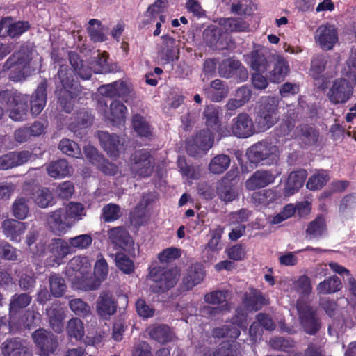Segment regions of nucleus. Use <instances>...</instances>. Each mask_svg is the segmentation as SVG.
I'll use <instances>...</instances> for the list:
<instances>
[{
	"mask_svg": "<svg viewBox=\"0 0 356 356\" xmlns=\"http://www.w3.org/2000/svg\"><path fill=\"white\" fill-rule=\"evenodd\" d=\"M59 79L56 83L55 94L58 97V103L63 111L70 113L73 110L74 99L81 92V86L74 81L72 70L67 65H60L57 74L54 76Z\"/></svg>",
	"mask_w": 356,
	"mask_h": 356,
	"instance_id": "f257e3e1",
	"label": "nucleus"
},
{
	"mask_svg": "<svg viewBox=\"0 0 356 356\" xmlns=\"http://www.w3.org/2000/svg\"><path fill=\"white\" fill-rule=\"evenodd\" d=\"M149 277L153 282L149 290L159 295L168 292L177 284L180 277V271L177 267L156 266L149 270Z\"/></svg>",
	"mask_w": 356,
	"mask_h": 356,
	"instance_id": "f03ea898",
	"label": "nucleus"
},
{
	"mask_svg": "<svg viewBox=\"0 0 356 356\" xmlns=\"http://www.w3.org/2000/svg\"><path fill=\"white\" fill-rule=\"evenodd\" d=\"M246 155L251 163L261 165L277 164L280 159L278 147L267 140L259 141L251 145Z\"/></svg>",
	"mask_w": 356,
	"mask_h": 356,
	"instance_id": "7ed1b4c3",
	"label": "nucleus"
},
{
	"mask_svg": "<svg viewBox=\"0 0 356 356\" xmlns=\"http://www.w3.org/2000/svg\"><path fill=\"white\" fill-rule=\"evenodd\" d=\"M154 165V158L151 152L147 149L135 150L129 159L128 166L130 173L136 179L152 176Z\"/></svg>",
	"mask_w": 356,
	"mask_h": 356,
	"instance_id": "20e7f679",
	"label": "nucleus"
},
{
	"mask_svg": "<svg viewBox=\"0 0 356 356\" xmlns=\"http://www.w3.org/2000/svg\"><path fill=\"white\" fill-rule=\"evenodd\" d=\"M278 100L270 96L261 98L257 106L256 123L262 131L273 127L279 120Z\"/></svg>",
	"mask_w": 356,
	"mask_h": 356,
	"instance_id": "39448f33",
	"label": "nucleus"
},
{
	"mask_svg": "<svg viewBox=\"0 0 356 356\" xmlns=\"http://www.w3.org/2000/svg\"><path fill=\"white\" fill-rule=\"evenodd\" d=\"M297 311L300 325L307 334L314 336L322 327V321L318 312L307 302H298Z\"/></svg>",
	"mask_w": 356,
	"mask_h": 356,
	"instance_id": "423d86ee",
	"label": "nucleus"
},
{
	"mask_svg": "<svg viewBox=\"0 0 356 356\" xmlns=\"http://www.w3.org/2000/svg\"><path fill=\"white\" fill-rule=\"evenodd\" d=\"M355 86V83L346 78L336 79L329 89V100L334 104L346 103L353 95Z\"/></svg>",
	"mask_w": 356,
	"mask_h": 356,
	"instance_id": "0eeeda50",
	"label": "nucleus"
},
{
	"mask_svg": "<svg viewBox=\"0 0 356 356\" xmlns=\"http://www.w3.org/2000/svg\"><path fill=\"white\" fill-rule=\"evenodd\" d=\"M32 339L40 355L49 356L55 352L58 346L56 336L42 328L33 332Z\"/></svg>",
	"mask_w": 356,
	"mask_h": 356,
	"instance_id": "6e6552de",
	"label": "nucleus"
},
{
	"mask_svg": "<svg viewBox=\"0 0 356 356\" xmlns=\"http://www.w3.org/2000/svg\"><path fill=\"white\" fill-rule=\"evenodd\" d=\"M99 92L107 97L121 98L126 103H128L134 97L131 85L122 80L102 86L99 88Z\"/></svg>",
	"mask_w": 356,
	"mask_h": 356,
	"instance_id": "1a4fd4ad",
	"label": "nucleus"
},
{
	"mask_svg": "<svg viewBox=\"0 0 356 356\" xmlns=\"http://www.w3.org/2000/svg\"><path fill=\"white\" fill-rule=\"evenodd\" d=\"M11 100L15 104V108L10 111V118L15 121L24 120L28 112L27 102L22 101L20 96L13 95L8 90L0 92V102L2 104H8Z\"/></svg>",
	"mask_w": 356,
	"mask_h": 356,
	"instance_id": "9d476101",
	"label": "nucleus"
},
{
	"mask_svg": "<svg viewBox=\"0 0 356 356\" xmlns=\"http://www.w3.org/2000/svg\"><path fill=\"white\" fill-rule=\"evenodd\" d=\"M314 38L323 50H331L339 40L337 29L329 23L321 24L318 27Z\"/></svg>",
	"mask_w": 356,
	"mask_h": 356,
	"instance_id": "9b49d317",
	"label": "nucleus"
},
{
	"mask_svg": "<svg viewBox=\"0 0 356 356\" xmlns=\"http://www.w3.org/2000/svg\"><path fill=\"white\" fill-rule=\"evenodd\" d=\"M231 131L238 138H248L255 133L253 120L249 114L240 113L232 119Z\"/></svg>",
	"mask_w": 356,
	"mask_h": 356,
	"instance_id": "f8f14e48",
	"label": "nucleus"
},
{
	"mask_svg": "<svg viewBox=\"0 0 356 356\" xmlns=\"http://www.w3.org/2000/svg\"><path fill=\"white\" fill-rule=\"evenodd\" d=\"M270 63L273 64V69H268L269 80L273 83H281L290 72V66L286 59L282 55L271 56Z\"/></svg>",
	"mask_w": 356,
	"mask_h": 356,
	"instance_id": "ddd939ff",
	"label": "nucleus"
},
{
	"mask_svg": "<svg viewBox=\"0 0 356 356\" xmlns=\"http://www.w3.org/2000/svg\"><path fill=\"white\" fill-rule=\"evenodd\" d=\"M266 50L260 45L254 46L250 54L247 56L250 67L255 72H266L270 67L271 56H267Z\"/></svg>",
	"mask_w": 356,
	"mask_h": 356,
	"instance_id": "4468645a",
	"label": "nucleus"
},
{
	"mask_svg": "<svg viewBox=\"0 0 356 356\" xmlns=\"http://www.w3.org/2000/svg\"><path fill=\"white\" fill-rule=\"evenodd\" d=\"M276 175L272 170H256L245 182V188L250 191L264 188L273 183Z\"/></svg>",
	"mask_w": 356,
	"mask_h": 356,
	"instance_id": "2eb2a0df",
	"label": "nucleus"
},
{
	"mask_svg": "<svg viewBox=\"0 0 356 356\" xmlns=\"http://www.w3.org/2000/svg\"><path fill=\"white\" fill-rule=\"evenodd\" d=\"M97 312L98 314L106 319L113 315L118 308V303L110 291H104L100 293L97 301Z\"/></svg>",
	"mask_w": 356,
	"mask_h": 356,
	"instance_id": "dca6fc26",
	"label": "nucleus"
},
{
	"mask_svg": "<svg viewBox=\"0 0 356 356\" xmlns=\"http://www.w3.org/2000/svg\"><path fill=\"white\" fill-rule=\"evenodd\" d=\"M27 64V59L24 54L22 51L13 53L4 63L3 69L7 71L14 69V71H17L16 75H10V79L14 81H19L24 76L23 72L24 68Z\"/></svg>",
	"mask_w": 356,
	"mask_h": 356,
	"instance_id": "f3484780",
	"label": "nucleus"
},
{
	"mask_svg": "<svg viewBox=\"0 0 356 356\" xmlns=\"http://www.w3.org/2000/svg\"><path fill=\"white\" fill-rule=\"evenodd\" d=\"M47 80L43 79L33 93L30 102L32 115L36 116L44 109L47 99Z\"/></svg>",
	"mask_w": 356,
	"mask_h": 356,
	"instance_id": "a211bd4d",
	"label": "nucleus"
},
{
	"mask_svg": "<svg viewBox=\"0 0 356 356\" xmlns=\"http://www.w3.org/2000/svg\"><path fill=\"white\" fill-rule=\"evenodd\" d=\"M218 74L224 78H232L239 74L243 76L242 81L248 78L247 70L242 66L238 60L232 59L224 60L218 67Z\"/></svg>",
	"mask_w": 356,
	"mask_h": 356,
	"instance_id": "6ab92c4d",
	"label": "nucleus"
},
{
	"mask_svg": "<svg viewBox=\"0 0 356 356\" xmlns=\"http://www.w3.org/2000/svg\"><path fill=\"white\" fill-rule=\"evenodd\" d=\"M243 303L248 310L258 311L268 305V301L260 290L250 287L243 294Z\"/></svg>",
	"mask_w": 356,
	"mask_h": 356,
	"instance_id": "aec40b11",
	"label": "nucleus"
},
{
	"mask_svg": "<svg viewBox=\"0 0 356 356\" xmlns=\"http://www.w3.org/2000/svg\"><path fill=\"white\" fill-rule=\"evenodd\" d=\"M127 113L126 106L120 101L114 100L110 104L109 111L106 112L105 118L113 126L119 127L124 124Z\"/></svg>",
	"mask_w": 356,
	"mask_h": 356,
	"instance_id": "412c9836",
	"label": "nucleus"
},
{
	"mask_svg": "<svg viewBox=\"0 0 356 356\" xmlns=\"http://www.w3.org/2000/svg\"><path fill=\"white\" fill-rule=\"evenodd\" d=\"M98 137L102 147L109 156H118L119 147L121 143L118 135L110 134L107 131H99Z\"/></svg>",
	"mask_w": 356,
	"mask_h": 356,
	"instance_id": "4be33fe9",
	"label": "nucleus"
},
{
	"mask_svg": "<svg viewBox=\"0 0 356 356\" xmlns=\"http://www.w3.org/2000/svg\"><path fill=\"white\" fill-rule=\"evenodd\" d=\"M327 232L325 218L323 214L318 215L309 222L305 230V238L309 240L320 239Z\"/></svg>",
	"mask_w": 356,
	"mask_h": 356,
	"instance_id": "5701e85b",
	"label": "nucleus"
},
{
	"mask_svg": "<svg viewBox=\"0 0 356 356\" xmlns=\"http://www.w3.org/2000/svg\"><path fill=\"white\" fill-rule=\"evenodd\" d=\"M63 211L61 209L51 212L47 218L51 231L58 236L65 234L70 228V222L65 217L63 218Z\"/></svg>",
	"mask_w": 356,
	"mask_h": 356,
	"instance_id": "b1692460",
	"label": "nucleus"
},
{
	"mask_svg": "<svg viewBox=\"0 0 356 356\" xmlns=\"http://www.w3.org/2000/svg\"><path fill=\"white\" fill-rule=\"evenodd\" d=\"M307 176L306 170L300 169L291 172L286 180L284 186V193L286 195H292L297 193L302 187Z\"/></svg>",
	"mask_w": 356,
	"mask_h": 356,
	"instance_id": "393cba45",
	"label": "nucleus"
},
{
	"mask_svg": "<svg viewBox=\"0 0 356 356\" xmlns=\"http://www.w3.org/2000/svg\"><path fill=\"white\" fill-rule=\"evenodd\" d=\"M4 234L12 241H19L22 234L27 229V223L14 219L5 220L2 222Z\"/></svg>",
	"mask_w": 356,
	"mask_h": 356,
	"instance_id": "a878e982",
	"label": "nucleus"
},
{
	"mask_svg": "<svg viewBox=\"0 0 356 356\" xmlns=\"http://www.w3.org/2000/svg\"><path fill=\"white\" fill-rule=\"evenodd\" d=\"M297 137L307 146H313L318 142L319 131L307 124H303L296 127Z\"/></svg>",
	"mask_w": 356,
	"mask_h": 356,
	"instance_id": "bb28decb",
	"label": "nucleus"
},
{
	"mask_svg": "<svg viewBox=\"0 0 356 356\" xmlns=\"http://www.w3.org/2000/svg\"><path fill=\"white\" fill-rule=\"evenodd\" d=\"M131 124L138 136L149 140H152L153 128L144 116L140 113L133 114Z\"/></svg>",
	"mask_w": 356,
	"mask_h": 356,
	"instance_id": "cd10ccee",
	"label": "nucleus"
},
{
	"mask_svg": "<svg viewBox=\"0 0 356 356\" xmlns=\"http://www.w3.org/2000/svg\"><path fill=\"white\" fill-rule=\"evenodd\" d=\"M216 193L220 200L227 203L238 197L237 189L228 178H223L217 185Z\"/></svg>",
	"mask_w": 356,
	"mask_h": 356,
	"instance_id": "c85d7f7f",
	"label": "nucleus"
},
{
	"mask_svg": "<svg viewBox=\"0 0 356 356\" xmlns=\"http://www.w3.org/2000/svg\"><path fill=\"white\" fill-rule=\"evenodd\" d=\"M48 252L54 257V261L59 263L67 254H72L69 242L61 238H53L47 248Z\"/></svg>",
	"mask_w": 356,
	"mask_h": 356,
	"instance_id": "c756f323",
	"label": "nucleus"
},
{
	"mask_svg": "<svg viewBox=\"0 0 356 356\" xmlns=\"http://www.w3.org/2000/svg\"><path fill=\"white\" fill-rule=\"evenodd\" d=\"M108 238L111 242L122 249L130 246L133 243L128 231L123 227H115L108 231Z\"/></svg>",
	"mask_w": 356,
	"mask_h": 356,
	"instance_id": "7c9ffc66",
	"label": "nucleus"
},
{
	"mask_svg": "<svg viewBox=\"0 0 356 356\" xmlns=\"http://www.w3.org/2000/svg\"><path fill=\"white\" fill-rule=\"evenodd\" d=\"M205 92L212 102H220L225 98L229 93V88L226 83L220 79H215L210 83L209 87L204 89Z\"/></svg>",
	"mask_w": 356,
	"mask_h": 356,
	"instance_id": "2f4dec72",
	"label": "nucleus"
},
{
	"mask_svg": "<svg viewBox=\"0 0 356 356\" xmlns=\"http://www.w3.org/2000/svg\"><path fill=\"white\" fill-rule=\"evenodd\" d=\"M1 352L4 356H24L26 353L22 340L18 337L6 340L2 343Z\"/></svg>",
	"mask_w": 356,
	"mask_h": 356,
	"instance_id": "473e14b6",
	"label": "nucleus"
},
{
	"mask_svg": "<svg viewBox=\"0 0 356 356\" xmlns=\"http://www.w3.org/2000/svg\"><path fill=\"white\" fill-rule=\"evenodd\" d=\"M342 282L337 275L330 276L316 286V291L318 295L332 294L341 291Z\"/></svg>",
	"mask_w": 356,
	"mask_h": 356,
	"instance_id": "72a5a7b5",
	"label": "nucleus"
},
{
	"mask_svg": "<svg viewBox=\"0 0 356 356\" xmlns=\"http://www.w3.org/2000/svg\"><path fill=\"white\" fill-rule=\"evenodd\" d=\"M147 332L149 338L159 343L165 344L172 339V333L170 328L166 325H158L149 327Z\"/></svg>",
	"mask_w": 356,
	"mask_h": 356,
	"instance_id": "f704fd0d",
	"label": "nucleus"
},
{
	"mask_svg": "<svg viewBox=\"0 0 356 356\" xmlns=\"http://www.w3.org/2000/svg\"><path fill=\"white\" fill-rule=\"evenodd\" d=\"M70 168L65 159H58L49 163L46 168L48 175L55 179H60L70 175Z\"/></svg>",
	"mask_w": 356,
	"mask_h": 356,
	"instance_id": "c9c22d12",
	"label": "nucleus"
},
{
	"mask_svg": "<svg viewBox=\"0 0 356 356\" xmlns=\"http://www.w3.org/2000/svg\"><path fill=\"white\" fill-rule=\"evenodd\" d=\"M32 298L28 293H15L10 301L9 316L10 318H14L21 309L26 307L31 303Z\"/></svg>",
	"mask_w": 356,
	"mask_h": 356,
	"instance_id": "e433bc0d",
	"label": "nucleus"
},
{
	"mask_svg": "<svg viewBox=\"0 0 356 356\" xmlns=\"http://www.w3.org/2000/svg\"><path fill=\"white\" fill-rule=\"evenodd\" d=\"M31 197L40 208H47L54 204L53 193L47 188H38L33 190Z\"/></svg>",
	"mask_w": 356,
	"mask_h": 356,
	"instance_id": "4c0bfd02",
	"label": "nucleus"
},
{
	"mask_svg": "<svg viewBox=\"0 0 356 356\" xmlns=\"http://www.w3.org/2000/svg\"><path fill=\"white\" fill-rule=\"evenodd\" d=\"M280 197V195L275 190L273 189L254 192L252 196L254 204L264 206H268L270 204L277 201Z\"/></svg>",
	"mask_w": 356,
	"mask_h": 356,
	"instance_id": "58836bf2",
	"label": "nucleus"
},
{
	"mask_svg": "<svg viewBox=\"0 0 356 356\" xmlns=\"http://www.w3.org/2000/svg\"><path fill=\"white\" fill-rule=\"evenodd\" d=\"M203 115L207 130L217 131L220 125L218 109L214 106H208L204 109Z\"/></svg>",
	"mask_w": 356,
	"mask_h": 356,
	"instance_id": "ea45409f",
	"label": "nucleus"
},
{
	"mask_svg": "<svg viewBox=\"0 0 356 356\" xmlns=\"http://www.w3.org/2000/svg\"><path fill=\"white\" fill-rule=\"evenodd\" d=\"M230 165V157L226 154L216 156L210 162L209 169L213 174L223 173Z\"/></svg>",
	"mask_w": 356,
	"mask_h": 356,
	"instance_id": "a19ab883",
	"label": "nucleus"
},
{
	"mask_svg": "<svg viewBox=\"0 0 356 356\" xmlns=\"http://www.w3.org/2000/svg\"><path fill=\"white\" fill-rule=\"evenodd\" d=\"M50 291L56 298L63 296L67 286L65 280L58 274H51L49 277Z\"/></svg>",
	"mask_w": 356,
	"mask_h": 356,
	"instance_id": "79ce46f5",
	"label": "nucleus"
},
{
	"mask_svg": "<svg viewBox=\"0 0 356 356\" xmlns=\"http://www.w3.org/2000/svg\"><path fill=\"white\" fill-rule=\"evenodd\" d=\"M70 338H74L76 341H81L84 336V327L83 322L78 318L70 319L66 328Z\"/></svg>",
	"mask_w": 356,
	"mask_h": 356,
	"instance_id": "37998d69",
	"label": "nucleus"
},
{
	"mask_svg": "<svg viewBox=\"0 0 356 356\" xmlns=\"http://www.w3.org/2000/svg\"><path fill=\"white\" fill-rule=\"evenodd\" d=\"M72 254L76 250H84L88 248L92 242V238L90 234H81L75 237L70 238L68 240Z\"/></svg>",
	"mask_w": 356,
	"mask_h": 356,
	"instance_id": "c03bdc74",
	"label": "nucleus"
},
{
	"mask_svg": "<svg viewBox=\"0 0 356 356\" xmlns=\"http://www.w3.org/2000/svg\"><path fill=\"white\" fill-rule=\"evenodd\" d=\"M240 355L238 343L232 341L221 343L213 356H240Z\"/></svg>",
	"mask_w": 356,
	"mask_h": 356,
	"instance_id": "a18cd8bd",
	"label": "nucleus"
},
{
	"mask_svg": "<svg viewBox=\"0 0 356 356\" xmlns=\"http://www.w3.org/2000/svg\"><path fill=\"white\" fill-rule=\"evenodd\" d=\"M226 31L230 32H243L249 28V24L243 19L229 17L223 19L222 23Z\"/></svg>",
	"mask_w": 356,
	"mask_h": 356,
	"instance_id": "49530a36",
	"label": "nucleus"
},
{
	"mask_svg": "<svg viewBox=\"0 0 356 356\" xmlns=\"http://www.w3.org/2000/svg\"><path fill=\"white\" fill-rule=\"evenodd\" d=\"M77 289L79 290L90 291L97 289L101 280L94 275H84L77 280Z\"/></svg>",
	"mask_w": 356,
	"mask_h": 356,
	"instance_id": "de8ad7c7",
	"label": "nucleus"
},
{
	"mask_svg": "<svg viewBox=\"0 0 356 356\" xmlns=\"http://www.w3.org/2000/svg\"><path fill=\"white\" fill-rule=\"evenodd\" d=\"M329 179V176L325 172H317L309 178L306 186L311 191L320 190L326 185Z\"/></svg>",
	"mask_w": 356,
	"mask_h": 356,
	"instance_id": "09e8293b",
	"label": "nucleus"
},
{
	"mask_svg": "<svg viewBox=\"0 0 356 356\" xmlns=\"http://www.w3.org/2000/svg\"><path fill=\"white\" fill-rule=\"evenodd\" d=\"M49 321L51 327L58 333L63 329L64 314L60 309L54 308L48 311Z\"/></svg>",
	"mask_w": 356,
	"mask_h": 356,
	"instance_id": "8fccbe9b",
	"label": "nucleus"
},
{
	"mask_svg": "<svg viewBox=\"0 0 356 356\" xmlns=\"http://www.w3.org/2000/svg\"><path fill=\"white\" fill-rule=\"evenodd\" d=\"M116 266L124 273L131 274L134 271V264L131 259L123 252H118L115 256Z\"/></svg>",
	"mask_w": 356,
	"mask_h": 356,
	"instance_id": "3c124183",
	"label": "nucleus"
},
{
	"mask_svg": "<svg viewBox=\"0 0 356 356\" xmlns=\"http://www.w3.org/2000/svg\"><path fill=\"white\" fill-rule=\"evenodd\" d=\"M58 149L70 156L78 158L81 155V149L79 145L70 139L63 138L58 144Z\"/></svg>",
	"mask_w": 356,
	"mask_h": 356,
	"instance_id": "603ef678",
	"label": "nucleus"
},
{
	"mask_svg": "<svg viewBox=\"0 0 356 356\" xmlns=\"http://www.w3.org/2000/svg\"><path fill=\"white\" fill-rule=\"evenodd\" d=\"M204 277V271L201 265L195 266L194 270H191L184 278V282L188 289H191L198 284Z\"/></svg>",
	"mask_w": 356,
	"mask_h": 356,
	"instance_id": "864d4df0",
	"label": "nucleus"
},
{
	"mask_svg": "<svg viewBox=\"0 0 356 356\" xmlns=\"http://www.w3.org/2000/svg\"><path fill=\"white\" fill-rule=\"evenodd\" d=\"M205 152L213 145V139L209 130H200L192 138Z\"/></svg>",
	"mask_w": 356,
	"mask_h": 356,
	"instance_id": "5fc2aeb1",
	"label": "nucleus"
},
{
	"mask_svg": "<svg viewBox=\"0 0 356 356\" xmlns=\"http://www.w3.org/2000/svg\"><path fill=\"white\" fill-rule=\"evenodd\" d=\"M29 200L25 197H19L15 200L13 204V216L19 220L25 219L29 212Z\"/></svg>",
	"mask_w": 356,
	"mask_h": 356,
	"instance_id": "6e6d98bb",
	"label": "nucleus"
},
{
	"mask_svg": "<svg viewBox=\"0 0 356 356\" xmlns=\"http://www.w3.org/2000/svg\"><path fill=\"white\" fill-rule=\"evenodd\" d=\"M121 210L118 204L109 203L102 209V218L106 222H110L118 220L121 216Z\"/></svg>",
	"mask_w": 356,
	"mask_h": 356,
	"instance_id": "4d7b16f0",
	"label": "nucleus"
},
{
	"mask_svg": "<svg viewBox=\"0 0 356 356\" xmlns=\"http://www.w3.org/2000/svg\"><path fill=\"white\" fill-rule=\"evenodd\" d=\"M40 323V314L34 310H26L20 319V325L24 328L31 329Z\"/></svg>",
	"mask_w": 356,
	"mask_h": 356,
	"instance_id": "13d9d810",
	"label": "nucleus"
},
{
	"mask_svg": "<svg viewBox=\"0 0 356 356\" xmlns=\"http://www.w3.org/2000/svg\"><path fill=\"white\" fill-rule=\"evenodd\" d=\"M31 29V24L28 21H17L8 24V36L15 38H19L23 33L27 32Z\"/></svg>",
	"mask_w": 356,
	"mask_h": 356,
	"instance_id": "bf43d9fd",
	"label": "nucleus"
},
{
	"mask_svg": "<svg viewBox=\"0 0 356 356\" xmlns=\"http://www.w3.org/2000/svg\"><path fill=\"white\" fill-rule=\"evenodd\" d=\"M71 310L77 316H87L90 314V307L89 305L80 298L72 299L69 302Z\"/></svg>",
	"mask_w": 356,
	"mask_h": 356,
	"instance_id": "052dcab7",
	"label": "nucleus"
},
{
	"mask_svg": "<svg viewBox=\"0 0 356 356\" xmlns=\"http://www.w3.org/2000/svg\"><path fill=\"white\" fill-rule=\"evenodd\" d=\"M129 219L132 225L140 227L146 222V210L141 204L136 205L129 214Z\"/></svg>",
	"mask_w": 356,
	"mask_h": 356,
	"instance_id": "680f3d73",
	"label": "nucleus"
},
{
	"mask_svg": "<svg viewBox=\"0 0 356 356\" xmlns=\"http://www.w3.org/2000/svg\"><path fill=\"white\" fill-rule=\"evenodd\" d=\"M84 207L79 202H70L66 207L65 218L70 220H79L83 215Z\"/></svg>",
	"mask_w": 356,
	"mask_h": 356,
	"instance_id": "e2e57ef3",
	"label": "nucleus"
},
{
	"mask_svg": "<svg viewBox=\"0 0 356 356\" xmlns=\"http://www.w3.org/2000/svg\"><path fill=\"white\" fill-rule=\"evenodd\" d=\"M270 347L275 350L280 351H286L287 349L293 347V341L290 338H284L282 337H275L269 341Z\"/></svg>",
	"mask_w": 356,
	"mask_h": 356,
	"instance_id": "0e129e2a",
	"label": "nucleus"
},
{
	"mask_svg": "<svg viewBox=\"0 0 356 356\" xmlns=\"http://www.w3.org/2000/svg\"><path fill=\"white\" fill-rule=\"evenodd\" d=\"M227 299V291H213L207 293L204 296V300L205 302L210 305H220L226 301Z\"/></svg>",
	"mask_w": 356,
	"mask_h": 356,
	"instance_id": "69168bd1",
	"label": "nucleus"
},
{
	"mask_svg": "<svg viewBox=\"0 0 356 356\" xmlns=\"http://www.w3.org/2000/svg\"><path fill=\"white\" fill-rule=\"evenodd\" d=\"M107 54H99L94 64V72L96 74H106L111 71L108 64Z\"/></svg>",
	"mask_w": 356,
	"mask_h": 356,
	"instance_id": "338daca9",
	"label": "nucleus"
},
{
	"mask_svg": "<svg viewBox=\"0 0 356 356\" xmlns=\"http://www.w3.org/2000/svg\"><path fill=\"white\" fill-rule=\"evenodd\" d=\"M343 75L351 82L356 83V58L350 57L343 70Z\"/></svg>",
	"mask_w": 356,
	"mask_h": 356,
	"instance_id": "774afa93",
	"label": "nucleus"
}]
</instances>
